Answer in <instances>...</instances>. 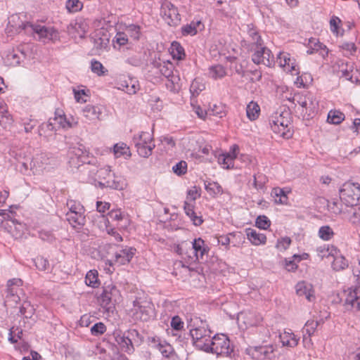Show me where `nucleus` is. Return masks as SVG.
I'll use <instances>...</instances> for the list:
<instances>
[{
  "instance_id": "f257e3e1",
  "label": "nucleus",
  "mask_w": 360,
  "mask_h": 360,
  "mask_svg": "<svg viewBox=\"0 0 360 360\" xmlns=\"http://www.w3.org/2000/svg\"><path fill=\"white\" fill-rule=\"evenodd\" d=\"M9 27L11 28V31L14 30L16 32H20L22 30H25L27 34H36L39 39L45 43L50 41L55 42L60 40V34L58 30L53 27L23 22L18 14L12 15L8 18L7 29Z\"/></svg>"
},
{
  "instance_id": "f03ea898",
  "label": "nucleus",
  "mask_w": 360,
  "mask_h": 360,
  "mask_svg": "<svg viewBox=\"0 0 360 360\" xmlns=\"http://www.w3.org/2000/svg\"><path fill=\"white\" fill-rule=\"evenodd\" d=\"M188 328H189L190 335L195 347L205 352V349H207V345L212 340V331L208 328L206 322L202 321L198 317H195L191 319V321L188 324Z\"/></svg>"
},
{
  "instance_id": "7ed1b4c3",
  "label": "nucleus",
  "mask_w": 360,
  "mask_h": 360,
  "mask_svg": "<svg viewBox=\"0 0 360 360\" xmlns=\"http://www.w3.org/2000/svg\"><path fill=\"white\" fill-rule=\"evenodd\" d=\"M207 353H212L217 356L231 357L233 352V347L231 345L229 337L224 334H217L212 338L205 350Z\"/></svg>"
},
{
  "instance_id": "20e7f679",
  "label": "nucleus",
  "mask_w": 360,
  "mask_h": 360,
  "mask_svg": "<svg viewBox=\"0 0 360 360\" xmlns=\"http://www.w3.org/2000/svg\"><path fill=\"white\" fill-rule=\"evenodd\" d=\"M271 130L279 136L289 139L292 134L290 130V114L288 111L276 112L270 120Z\"/></svg>"
},
{
  "instance_id": "39448f33",
  "label": "nucleus",
  "mask_w": 360,
  "mask_h": 360,
  "mask_svg": "<svg viewBox=\"0 0 360 360\" xmlns=\"http://www.w3.org/2000/svg\"><path fill=\"white\" fill-rule=\"evenodd\" d=\"M68 211L66 219L74 229H80L85 224L84 207L78 201L68 200L66 203Z\"/></svg>"
},
{
  "instance_id": "423d86ee",
  "label": "nucleus",
  "mask_w": 360,
  "mask_h": 360,
  "mask_svg": "<svg viewBox=\"0 0 360 360\" xmlns=\"http://www.w3.org/2000/svg\"><path fill=\"white\" fill-rule=\"evenodd\" d=\"M132 141L138 154L142 158H148L151 155L155 147L152 134L147 131L134 134Z\"/></svg>"
},
{
  "instance_id": "0eeeda50",
  "label": "nucleus",
  "mask_w": 360,
  "mask_h": 360,
  "mask_svg": "<svg viewBox=\"0 0 360 360\" xmlns=\"http://www.w3.org/2000/svg\"><path fill=\"white\" fill-rule=\"evenodd\" d=\"M121 295L120 290L113 284L105 285L100 295L101 306L107 313L113 312L115 303L120 302Z\"/></svg>"
},
{
  "instance_id": "6e6552de",
  "label": "nucleus",
  "mask_w": 360,
  "mask_h": 360,
  "mask_svg": "<svg viewBox=\"0 0 360 360\" xmlns=\"http://www.w3.org/2000/svg\"><path fill=\"white\" fill-rule=\"evenodd\" d=\"M340 198L347 206L360 203V184L347 181L340 189Z\"/></svg>"
},
{
  "instance_id": "1a4fd4ad",
  "label": "nucleus",
  "mask_w": 360,
  "mask_h": 360,
  "mask_svg": "<svg viewBox=\"0 0 360 360\" xmlns=\"http://www.w3.org/2000/svg\"><path fill=\"white\" fill-rule=\"evenodd\" d=\"M132 316L134 320L148 321L153 315V304L146 300L136 299L133 302Z\"/></svg>"
},
{
  "instance_id": "9d476101",
  "label": "nucleus",
  "mask_w": 360,
  "mask_h": 360,
  "mask_svg": "<svg viewBox=\"0 0 360 360\" xmlns=\"http://www.w3.org/2000/svg\"><path fill=\"white\" fill-rule=\"evenodd\" d=\"M78 120L72 116L68 117L64 114H60L58 111L55 113V117L51 118L47 123L41 125V128L46 127L48 129L53 131L56 130V125L63 129H70L77 125Z\"/></svg>"
},
{
  "instance_id": "9b49d317",
  "label": "nucleus",
  "mask_w": 360,
  "mask_h": 360,
  "mask_svg": "<svg viewBox=\"0 0 360 360\" xmlns=\"http://www.w3.org/2000/svg\"><path fill=\"white\" fill-rule=\"evenodd\" d=\"M69 163L72 167L79 168L87 162L89 152L82 143L71 146L68 150Z\"/></svg>"
},
{
  "instance_id": "f8f14e48",
  "label": "nucleus",
  "mask_w": 360,
  "mask_h": 360,
  "mask_svg": "<svg viewBox=\"0 0 360 360\" xmlns=\"http://www.w3.org/2000/svg\"><path fill=\"white\" fill-rule=\"evenodd\" d=\"M139 335V333L135 329H130L124 333H117L115 334V341L120 345L121 349L127 353H131L134 348L133 340Z\"/></svg>"
},
{
  "instance_id": "ddd939ff",
  "label": "nucleus",
  "mask_w": 360,
  "mask_h": 360,
  "mask_svg": "<svg viewBox=\"0 0 360 360\" xmlns=\"http://www.w3.org/2000/svg\"><path fill=\"white\" fill-rule=\"evenodd\" d=\"M105 111L104 105L92 104H87L82 110L83 117L90 123L103 120L107 115Z\"/></svg>"
},
{
  "instance_id": "4468645a",
  "label": "nucleus",
  "mask_w": 360,
  "mask_h": 360,
  "mask_svg": "<svg viewBox=\"0 0 360 360\" xmlns=\"http://www.w3.org/2000/svg\"><path fill=\"white\" fill-rule=\"evenodd\" d=\"M161 15L170 26H176L181 21L177 8L170 2H165L162 5Z\"/></svg>"
},
{
  "instance_id": "2eb2a0df",
  "label": "nucleus",
  "mask_w": 360,
  "mask_h": 360,
  "mask_svg": "<svg viewBox=\"0 0 360 360\" xmlns=\"http://www.w3.org/2000/svg\"><path fill=\"white\" fill-rule=\"evenodd\" d=\"M192 257L191 262H200L204 259L205 255L207 254L209 248L201 238H195L191 243Z\"/></svg>"
},
{
  "instance_id": "dca6fc26",
  "label": "nucleus",
  "mask_w": 360,
  "mask_h": 360,
  "mask_svg": "<svg viewBox=\"0 0 360 360\" xmlns=\"http://www.w3.org/2000/svg\"><path fill=\"white\" fill-rule=\"evenodd\" d=\"M252 356L255 360H273L274 347L270 345L256 347L252 350Z\"/></svg>"
},
{
  "instance_id": "f3484780",
  "label": "nucleus",
  "mask_w": 360,
  "mask_h": 360,
  "mask_svg": "<svg viewBox=\"0 0 360 360\" xmlns=\"http://www.w3.org/2000/svg\"><path fill=\"white\" fill-rule=\"evenodd\" d=\"M89 172V176L91 180H98L100 181H105L108 178L111 176V169L109 166H104L103 167L98 168L96 166H92L91 168L89 165L86 168Z\"/></svg>"
},
{
  "instance_id": "a211bd4d",
  "label": "nucleus",
  "mask_w": 360,
  "mask_h": 360,
  "mask_svg": "<svg viewBox=\"0 0 360 360\" xmlns=\"http://www.w3.org/2000/svg\"><path fill=\"white\" fill-rule=\"evenodd\" d=\"M136 252V249L130 247H125L117 250L115 254L113 264L120 266L128 264Z\"/></svg>"
},
{
  "instance_id": "6ab92c4d",
  "label": "nucleus",
  "mask_w": 360,
  "mask_h": 360,
  "mask_svg": "<svg viewBox=\"0 0 360 360\" xmlns=\"http://www.w3.org/2000/svg\"><path fill=\"white\" fill-rule=\"evenodd\" d=\"M293 100H297V103L302 109H305L306 113L307 112L309 113L314 112L318 109V102L311 94L305 96H298L297 98H294Z\"/></svg>"
},
{
  "instance_id": "aec40b11",
  "label": "nucleus",
  "mask_w": 360,
  "mask_h": 360,
  "mask_svg": "<svg viewBox=\"0 0 360 360\" xmlns=\"http://www.w3.org/2000/svg\"><path fill=\"white\" fill-rule=\"evenodd\" d=\"M276 62L280 67L284 68L285 70L290 72L292 74H294V72H295L296 74L297 73L295 60L290 57V53L280 52L277 56Z\"/></svg>"
},
{
  "instance_id": "412c9836",
  "label": "nucleus",
  "mask_w": 360,
  "mask_h": 360,
  "mask_svg": "<svg viewBox=\"0 0 360 360\" xmlns=\"http://www.w3.org/2000/svg\"><path fill=\"white\" fill-rule=\"evenodd\" d=\"M296 293L300 297H304L309 302L315 300V295L311 284L306 281H300L295 285Z\"/></svg>"
},
{
  "instance_id": "4be33fe9",
  "label": "nucleus",
  "mask_w": 360,
  "mask_h": 360,
  "mask_svg": "<svg viewBox=\"0 0 360 360\" xmlns=\"http://www.w3.org/2000/svg\"><path fill=\"white\" fill-rule=\"evenodd\" d=\"M239 147L237 145L231 146L229 153L221 154L218 158L219 163L225 169H229L233 166V160L237 157Z\"/></svg>"
},
{
  "instance_id": "5701e85b",
  "label": "nucleus",
  "mask_w": 360,
  "mask_h": 360,
  "mask_svg": "<svg viewBox=\"0 0 360 360\" xmlns=\"http://www.w3.org/2000/svg\"><path fill=\"white\" fill-rule=\"evenodd\" d=\"M25 58V54L18 49L8 50L3 57L4 63L8 66H16Z\"/></svg>"
},
{
  "instance_id": "b1692460",
  "label": "nucleus",
  "mask_w": 360,
  "mask_h": 360,
  "mask_svg": "<svg viewBox=\"0 0 360 360\" xmlns=\"http://www.w3.org/2000/svg\"><path fill=\"white\" fill-rule=\"evenodd\" d=\"M345 303L354 309H360V286L349 290L346 294Z\"/></svg>"
},
{
  "instance_id": "393cba45",
  "label": "nucleus",
  "mask_w": 360,
  "mask_h": 360,
  "mask_svg": "<svg viewBox=\"0 0 360 360\" xmlns=\"http://www.w3.org/2000/svg\"><path fill=\"white\" fill-rule=\"evenodd\" d=\"M322 323H323L322 319L316 321L308 320L302 328L303 341L309 340V342H311V336L315 333L318 326Z\"/></svg>"
},
{
  "instance_id": "a878e982",
  "label": "nucleus",
  "mask_w": 360,
  "mask_h": 360,
  "mask_svg": "<svg viewBox=\"0 0 360 360\" xmlns=\"http://www.w3.org/2000/svg\"><path fill=\"white\" fill-rule=\"evenodd\" d=\"M340 63L339 67L340 68V72H341V77H345L352 82H356V77H354L356 70H354L353 63H344V61H340Z\"/></svg>"
},
{
  "instance_id": "bb28decb",
  "label": "nucleus",
  "mask_w": 360,
  "mask_h": 360,
  "mask_svg": "<svg viewBox=\"0 0 360 360\" xmlns=\"http://www.w3.org/2000/svg\"><path fill=\"white\" fill-rule=\"evenodd\" d=\"M280 340L284 347H295L297 345L299 338L291 330H285L279 335Z\"/></svg>"
},
{
  "instance_id": "cd10ccee",
  "label": "nucleus",
  "mask_w": 360,
  "mask_h": 360,
  "mask_svg": "<svg viewBox=\"0 0 360 360\" xmlns=\"http://www.w3.org/2000/svg\"><path fill=\"white\" fill-rule=\"evenodd\" d=\"M184 208L185 213L195 226H200L203 222L202 217L197 215L195 212L194 205L193 203L185 201Z\"/></svg>"
},
{
  "instance_id": "c85d7f7f",
  "label": "nucleus",
  "mask_w": 360,
  "mask_h": 360,
  "mask_svg": "<svg viewBox=\"0 0 360 360\" xmlns=\"http://www.w3.org/2000/svg\"><path fill=\"white\" fill-rule=\"evenodd\" d=\"M99 184L100 185L105 187H109L110 188L120 191L123 190L127 185L126 180L123 177L115 176V175L113 179H108L105 181H100Z\"/></svg>"
},
{
  "instance_id": "c756f323",
  "label": "nucleus",
  "mask_w": 360,
  "mask_h": 360,
  "mask_svg": "<svg viewBox=\"0 0 360 360\" xmlns=\"http://www.w3.org/2000/svg\"><path fill=\"white\" fill-rule=\"evenodd\" d=\"M153 65L155 68L158 69L160 72L163 76L167 78L171 77L173 75L174 65L169 60L161 61L160 60L159 61H154Z\"/></svg>"
},
{
  "instance_id": "7c9ffc66",
  "label": "nucleus",
  "mask_w": 360,
  "mask_h": 360,
  "mask_svg": "<svg viewBox=\"0 0 360 360\" xmlns=\"http://www.w3.org/2000/svg\"><path fill=\"white\" fill-rule=\"evenodd\" d=\"M248 239L254 245L265 244L266 237L264 233H259L255 229H249L246 231Z\"/></svg>"
},
{
  "instance_id": "2f4dec72",
  "label": "nucleus",
  "mask_w": 360,
  "mask_h": 360,
  "mask_svg": "<svg viewBox=\"0 0 360 360\" xmlns=\"http://www.w3.org/2000/svg\"><path fill=\"white\" fill-rule=\"evenodd\" d=\"M118 89L128 94L132 95L136 94L139 89V85L138 81L129 79V80L122 82Z\"/></svg>"
},
{
  "instance_id": "473e14b6",
  "label": "nucleus",
  "mask_w": 360,
  "mask_h": 360,
  "mask_svg": "<svg viewBox=\"0 0 360 360\" xmlns=\"http://www.w3.org/2000/svg\"><path fill=\"white\" fill-rule=\"evenodd\" d=\"M262 58H259L258 55H256L253 59V63L255 64H263L266 67H271L274 65L275 60L274 56L271 54L270 49L266 50Z\"/></svg>"
},
{
  "instance_id": "72a5a7b5",
  "label": "nucleus",
  "mask_w": 360,
  "mask_h": 360,
  "mask_svg": "<svg viewBox=\"0 0 360 360\" xmlns=\"http://www.w3.org/2000/svg\"><path fill=\"white\" fill-rule=\"evenodd\" d=\"M317 255L321 259L333 257L335 254L338 253V250L333 246L328 245H324L322 246H319L316 248Z\"/></svg>"
},
{
  "instance_id": "f704fd0d",
  "label": "nucleus",
  "mask_w": 360,
  "mask_h": 360,
  "mask_svg": "<svg viewBox=\"0 0 360 360\" xmlns=\"http://www.w3.org/2000/svg\"><path fill=\"white\" fill-rule=\"evenodd\" d=\"M332 268L336 271L344 270L348 267V261L343 257L338 250V253L333 257Z\"/></svg>"
},
{
  "instance_id": "c9c22d12",
  "label": "nucleus",
  "mask_w": 360,
  "mask_h": 360,
  "mask_svg": "<svg viewBox=\"0 0 360 360\" xmlns=\"http://www.w3.org/2000/svg\"><path fill=\"white\" fill-rule=\"evenodd\" d=\"M260 114V107L257 103L255 101H250L246 107V115L248 118L254 121L256 120Z\"/></svg>"
},
{
  "instance_id": "e433bc0d",
  "label": "nucleus",
  "mask_w": 360,
  "mask_h": 360,
  "mask_svg": "<svg viewBox=\"0 0 360 360\" xmlns=\"http://www.w3.org/2000/svg\"><path fill=\"white\" fill-rule=\"evenodd\" d=\"M113 152L115 158H120L124 156L127 159L131 157V152L129 148L126 143L120 142L114 145Z\"/></svg>"
},
{
  "instance_id": "4c0bfd02",
  "label": "nucleus",
  "mask_w": 360,
  "mask_h": 360,
  "mask_svg": "<svg viewBox=\"0 0 360 360\" xmlns=\"http://www.w3.org/2000/svg\"><path fill=\"white\" fill-rule=\"evenodd\" d=\"M209 76L214 79L223 78L226 75V69L221 65H215L209 68Z\"/></svg>"
},
{
  "instance_id": "58836bf2",
  "label": "nucleus",
  "mask_w": 360,
  "mask_h": 360,
  "mask_svg": "<svg viewBox=\"0 0 360 360\" xmlns=\"http://www.w3.org/2000/svg\"><path fill=\"white\" fill-rule=\"evenodd\" d=\"M44 158L43 155L34 157L30 162V170L33 174H39L44 169L42 160Z\"/></svg>"
},
{
  "instance_id": "ea45409f",
  "label": "nucleus",
  "mask_w": 360,
  "mask_h": 360,
  "mask_svg": "<svg viewBox=\"0 0 360 360\" xmlns=\"http://www.w3.org/2000/svg\"><path fill=\"white\" fill-rule=\"evenodd\" d=\"M11 122L12 117L7 110L6 104L0 103V125L6 128Z\"/></svg>"
},
{
  "instance_id": "a19ab883",
  "label": "nucleus",
  "mask_w": 360,
  "mask_h": 360,
  "mask_svg": "<svg viewBox=\"0 0 360 360\" xmlns=\"http://www.w3.org/2000/svg\"><path fill=\"white\" fill-rule=\"evenodd\" d=\"M248 34L250 39L251 47L262 45L263 41L257 30L253 27H250V25L248 26Z\"/></svg>"
},
{
  "instance_id": "79ce46f5",
  "label": "nucleus",
  "mask_w": 360,
  "mask_h": 360,
  "mask_svg": "<svg viewBox=\"0 0 360 360\" xmlns=\"http://www.w3.org/2000/svg\"><path fill=\"white\" fill-rule=\"evenodd\" d=\"M345 115L340 110H331L328 114L327 121L330 124H339L345 120Z\"/></svg>"
},
{
  "instance_id": "37998d69",
  "label": "nucleus",
  "mask_w": 360,
  "mask_h": 360,
  "mask_svg": "<svg viewBox=\"0 0 360 360\" xmlns=\"http://www.w3.org/2000/svg\"><path fill=\"white\" fill-rule=\"evenodd\" d=\"M206 191L210 193V195L214 196L217 195H221L224 193L223 188L221 185L215 181L207 182L205 184Z\"/></svg>"
},
{
  "instance_id": "c03bdc74",
  "label": "nucleus",
  "mask_w": 360,
  "mask_h": 360,
  "mask_svg": "<svg viewBox=\"0 0 360 360\" xmlns=\"http://www.w3.org/2000/svg\"><path fill=\"white\" fill-rule=\"evenodd\" d=\"M85 283L92 288H97L98 286L99 282L96 270H90L87 272L85 277Z\"/></svg>"
},
{
  "instance_id": "a18cd8bd",
  "label": "nucleus",
  "mask_w": 360,
  "mask_h": 360,
  "mask_svg": "<svg viewBox=\"0 0 360 360\" xmlns=\"http://www.w3.org/2000/svg\"><path fill=\"white\" fill-rule=\"evenodd\" d=\"M154 343L158 342L155 347L161 352L164 356H169L172 352V347L169 344L165 342H162L160 340H156L155 338L153 339Z\"/></svg>"
},
{
  "instance_id": "49530a36",
  "label": "nucleus",
  "mask_w": 360,
  "mask_h": 360,
  "mask_svg": "<svg viewBox=\"0 0 360 360\" xmlns=\"http://www.w3.org/2000/svg\"><path fill=\"white\" fill-rule=\"evenodd\" d=\"M171 53L173 58L181 60L185 56L184 49L177 41H173L171 45Z\"/></svg>"
},
{
  "instance_id": "de8ad7c7",
  "label": "nucleus",
  "mask_w": 360,
  "mask_h": 360,
  "mask_svg": "<svg viewBox=\"0 0 360 360\" xmlns=\"http://www.w3.org/2000/svg\"><path fill=\"white\" fill-rule=\"evenodd\" d=\"M237 238L239 239V240H241V239H244V237L243 236V234L241 233H229L226 236H221L218 238V243L221 244V245L228 246L231 243H233L231 241V238Z\"/></svg>"
},
{
  "instance_id": "09e8293b",
  "label": "nucleus",
  "mask_w": 360,
  "mask_h": 360,
  "mask_svg": "<svg viewBox=\"0 0 360 360\" xmlns=\"http://www.w3.org/2000/svg\"><path fill=\"white\" fill-rule=\"evenodd\" d=\"M91 70L98 76L105 75L108 72V70L104 68L103 64L95 59L91 61Z\"/></svg>"
},
{
  "instance_id": "8fccbe9b",
  "label": "nucleus",
  "mask_w": 360,
  "mask_h": 360,
  "mask_svg": "<svg viewBox=\"0 0 360 360\" xmlns=\"http://www.w3.org/2000/svg\"><path fill=\"white\" fill-rule=\"evenodd\" d=\"M170 326L172 329L176 332L174 335H177L178 333L182 331L184 328V322L179 316H174L172 318Z\"/></svg>"
},
{
  "instance_id": "3c124183",
  "label": "nucleus",
  "mask_w": 360,
  "mask_h": 360,
  "mask_svg": "<svg viewBox=\"0 0 360 360\" xmlns=\"http://www.w3.org/2000/svg\"><path fill=\"white\" fill-rule=\"evenodd\" d=\"M35 266L39 271H45L49 270L50 264L46 258L38 256L33 259Z\"/></svg>"
},
{
  "instance_id": "603ef678",
  "label": "nucleus",
  "mask_w": 360,
  "mask_h": 360,
  "mask_svg": "<svg viewBox=\"0 0 360 360\" xmlns=\"http://www.w3.org/2000/svg\"><path fill=\"white\" fill-rule=\"evenodd\" d=\"M20 124L24 127L25 133H30L37 126V121L30 117H23L20 119Z\"/></svg>"
},
{
  "instance_id": "864d4df0",
  "label": "nucleus",
  "mask_w": 360,
  "mask_h": 360,
  "mask_svg": "<svg viewBox=\"0 0 360 360\" xmlns=\"http://www.w3.org/2000/svg\"><path fill=\"white\" fill-rule=\"evenodd\" d=\"M309 41L311 44H313V46L314 47V51L316 53H319V55L323 58H325L328 56V51L325 45L321 44L316 39H311L309 40Z\"/></svg>"
},
{
  "instance_id": "5fc2aeb1",
  "label": "nucleus",
  "mask_w": 360,
  "mask_h": 360,
  "mask_svg": "<svg viewBox=\"0 0 360 360\" xmlns=\"http://www.w3.org/2000/svg\"><path fill=\"white\" fill-rule=\"evenodd\" d=\"M65 7L70 13H76L83 8V3L80 0H68Z\"/></svg>"
},
{
  "instance_id": "6e6d98bb",
  "label": "nucleus",
  "mask_w": 360,
  "mask_h": 360,
  "mask_svg": "<svg viewBox=\"0 0 360 360\" xmlns=\"http://www.w3.org/2000/svg\"><path fill=\"white\" fill-rule=\"evenodd\" d=\"M129 39L127 33L126 32H118L115 37L113 38L112 42L114 46L116 47V44L119 46H124L128 43Z\"/></svg>"
},
{
  "instance_id": "4d7b16f0",
  "label": "nucleus",
  "mask_w": 360,
  "mask_h": 360,
  "mask_svg": "<svg viewBox=\"0 0 360 360\" xmlns=\"http://www.w3.org/2000/svg\"><path fill=\"white\" fill-rule=\"evenodd\" d=\"M73 93L77 103H86L89 98V90L74 89Z\"/></svg>"
},
{
  "instance_id": "13d9d810",
  "label": "nucleus",
  "mask_w": 360,
  "mask_h": 360,
  "mask_svg": "<svg viewBox=\"0 0 360 360\" xmlns=\"http://www.w3.org/2000/svg\"><path fill=\"white\" fill-rule=\"evenodd\" d=\"M127 33L128 37H130L134 40H138L141 35L140 27L136 25H129L124 30Z\"/></svg>"
},
{
  "instance_id": "bf43d9fd",
  "label": "nucleus",
  "mask_w": 360,
  "mask_h": 360,
  "mask_svg": "<svg viewBox=\"0 0 360 360\" xmlns=\"http://www.w3.org/2000/svg\"><path fill=\"white\" fill-rule=\"evenodd\" d=\"M34 309L28 302H25L20 308V313L26 319H30L34 314Z\"/></svg>"
},
{
  "instance_id": "052dcab7",
  "label": "nucleus",
  "mask_w": 360,
  "mask_h": 360,
  "mask_svg": "<svg viewBox=\"0 0 360 360\" xmlns=\"http://www.w3.org/2000/svg\"><path fill=\"white\" fill-rule=\"evenodd\" d=\"M333 235L334 233L329 226H323L319 229V236L324 240H329Z\"/></svg>"
},
{
  "instance_id": "680f3d73",
  "label": "nucleus",
  "mask_w": 360,
  "mask_h": 360,
  "mask_svg": "<svg viewBox=\"0 0 360 360\" xmlns=\"http://www.w3.org/2000/svg\"><path fill=\"white\" fill-rule=\"evenodd\" d=\"M205 89L204 84L200 82L198 79H194L191 86L190 91L193 96H198L202 91Z\"/></svg>"
},
{
  "instance_id": "e2e57ef3",
  "label": "nucleus",
  "mask_w": 360,
  "mask_h": 360,
  "mask_svg": "<svg viewBox=\"0 0 360 360\" xmlns=\"http://www.w3.org/2000/svg\"><path fill=\"white\" fill-rule=\"evenodd\" d=\"M172 171L178 176L186 174L187 172V162L184 160L178 162L172 167Z\"/></svg>"
},
{
  "instance_id": "0e129e2a",
  "label": "nucleus",
  "mask_w": 360,
  "mask_h": 360,
  "mask_svg": "<svg viewBox=\"0 0 360 360\" xmlns=\"http://www.w3.org/2000/svg\"><path fill=\"white\" fill-rule=\"evenodd\" d=\"M200 24V22H191V24H188L181 28V32L183 35H191L193 36L197 33V25Z\"/></svg>"
},
{
  "instance_id": "69168bd1",
  "label": "nucleus",
  "mask_w": 360,
  "mask_h": 360,
  "mask_svg": "<svg viewBox=\"0 0 360 360\" xmlns=\"http://www.w3.org/2000/svg\"><path fill=\"white\" fill-rule=\"evenodd\" d=\"M340 48L344 51V54L347 56L354 55L356 51V46L353 42H344L340 46Z\"/></svg>"
},
{
  "instance_id": "338daca9",
  "label": "nucleus",
  "mask_w": 360,
  "mask_h": 360,
  "mask_svg": "<svg viewBox=\"0 0 360 360\" xmlns=\"http://www.w3.org/2000/svg\"><path fill=\"white\" fill-rule=\"evenodd\" d=\"M341 20L337 16H332L330 20V31L336 35L340 33V25L341 24Z\"/></svg>"
},
{
  "instance_id": "774afa93",
  "label": "nucleus",
  "mask_w": 360,
  "mask_h": 360,
  "mask_svg": "<svg viewBox=\"0 0 360 360\" xmlns=\"http://www.w3.org/2000/svg\"><path fill=\"white\" fill-rule=\"evenodd\" d=\"M255 224L259 229L265 230L270 226L271 221L267 217L260 215L256 219Z\"/></svg>"
}]
</instances>
